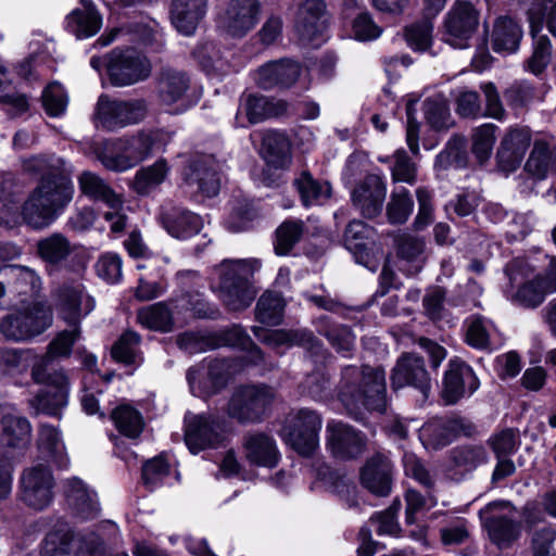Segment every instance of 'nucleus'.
I'll list each match as a JSON object with an SVG mask.
<instances>
[{
  "instance_id": "obj_1",
  "label": "nucleus",
  "mask_w": 556,
  "mask_h": 556,
  "mask_svg": "<svg viewBox=\"0 0 556 556\" xmlns=\"http://www.w3.org/2000/svg\"><path fill=\"white\" fill-rule=\"evenodd\" d=\"M339 397L348 413L356 420L363 418L362 408L382 413L387 408L386 372L380 367L346 366L342 370Z\"/></svg>"
},
{
  "instance_id": "obj_2",
  "label": "nucleus",
  "mask_w": 556,
  "mask_h": 556,
  "mask_svg": "<svg viewBox=\"0 0 556 556\" xmlns=\"http://www.w3.org/2000/svg\"><path fill=\"white\" fill-rule=\"evenodd\" d=\"M74 186L67 176L40 179L21 207L23 222L34 230L51 226L72 202Z\"/></svg>"
},
{
  "instance_id": "obj_3",
  "label": "nucleus",
  "mask_w": 556,
  "mask_h": 556,
  "mask_svg": "<svg viewBox=\"0 0 556 556\" xmlns=\"http://www.w3.org/2000/svg\"><path fill=\"white\" fill-rule=\"evenodd\" d=\"M260 267L256 258L224 260L214 267L218 296L229 311L240 312L251 305L256 295L252 278Z\"/></svg>"
},
{
  "instance_id": "obj_4",
  "label": "nucleus",
  "mask_w": 556,
  "mask_h": 556,
  "mask_svg": "<svg viewBox=\"0 0 556 556\" xmlns=\"http://www.w3.org/2000/svg\"><path fill=\"white\" fill-rule=\"evenodd\" d=\"M41 288L40 277L24 266H11L0 270V308H18L37 302Z\"/></svg>"
},
{
  "instance_id": "obj_5",
  "label": "nucleus",
  "mask_w": 556,
  "mask_h": 556,
  "mask_svg": "<svg viewBox=\"0 0 556 556\" xmlns=\"http://www.w3.org/2000/svg\"><path fill=\"white\" fill-rule=\"evenodd\" d=\"M323 419L309 408H300L288 414L280 435L300 455L311 456L319 446Z\"/></svg>"
},
{
  "instance_id": "obj_6",
  "label": "nucleus",
  "mask_w": 556,
  "mask_h": 556,
  "mask_svg": "<svg viewBox=\"0 0 556 556\" xmlns=\"http://www.w3.org/2000/svg\"><path fill=\"white\" fill-rule=\"evenodd\" d=\"M55 479L51 468L42 463L25 467L18 480L20 501L30 509L43 510L54 498Z\"/></svg>"
},
{
  "instance_id": "obj_7",
  "label": "nucleus",
  "mask_w": 556,
  "mask_h": 556,
  "mask_svg": "<svg viewBox=\"0 0 556 556\" xmlns=\"http://www.w3.org/2000/svg\"><path fill=\"white\" fill-rule=\"evenodd\" d=\"M275 399V391L266 384L239 387L228 403V415L242 424L260 422Z\"/></svg>"
},
{
  "instance_id": "obj_8",
  "label": "nucleus",
  "mask_w": 556,
  "mask_h": 556,
  "mask_svg": "<svg viewBox=\"0 0 556 556\" xmlns=\"http://www.w3.org/2000/svg\"><path fill=\"white\" fill-rule=\"evenodd\" d=\"M77 181L83 195L92 201L103 202L108 206L109 211L103 217L110 223L111 231L122 232L127 222L122 195L116 193L103 178L90 170H84L77 177Z\"/></svg>"
},
{
  "instance_id": "obj_9",
  "label": "nucleus",
  "mask_w": 556,
  "mask_h": 556,
  "mask_svg": "<svg viewBox=\"0 0 556 556\" xmlns=\"http://www.w3.org/2000/svg\"><path fill=\"white\" fill-rule=\"evenodd\" d=\"M105 67L109 79L115 87H126L143 81L152 73L150 60L134 48L112 50L108 55Z\"/></svg>"
},
{
  "instance_id": "obj_10",
  "label": "nucleus",
  "mask_w": 556,
  "mask_h": 556,
  "mask_svg": "<svg viewBox=\"0 0 556 556\" xmlns=\"http://www.w3.org/2000/svg\"><path fill=\"white\" fill-rule=\"evenodd\" d=\"M146 114L147 105L142 100H111L102 94L97 103V126L106 130H116L141 122Z\"/></svg>"
},
{
  "instance_id": "obj_11",
  "label": "nucleus",
  "mask_w": 556,
  "mask_h": 556,
  "mask_svg": "<svg viewBox=\"0 0 556 556\" xmlns=\"http://www.w3.org/2000/svg\"><path fill=\"white\" fill-rule=\"evenodd\" d=\"M252 331L258 341L271 348L282 345L303 348L315 364H325L329 357L323 343L309 330H267L255 326Z\"/></svg>"
},
{
  "instance_id": "obj_12",
  "label": "nucleus",
  "mask_w": 556,
  "mask_h": 556,
  "mask_svg": "<svg viewBox=\"0 0 556 556\" xmlns=\"http://www.w3.org/2000/svg\"><path fill=\"white\" fill-rule=\"evenodd\" d=\"M185 187L192 193L213 198L220 190L219 167L212 156L201 155L190 159L182 169Z\"/></svg>"
},
{
  "instance_id": "obj_13",
  "label": "nucleus",
  "mask_w": 556,
  "mask_h": 556,
  "mask_svg": "<svg viewBox=\"0 0 556 556\" xmlns=\"http://www.w3.org/2000/svg\"><path fill=\"white\" fill-rule=\"evenodd\" d=\"M479 24V13L467 1H456L444 20L443 40L458 49L466 48Z\"/></svg>"
},
{
  "instance_id": "obj_14",
  "label": "nucleus",
  "mask_w": 556,
  "mask_h": 556,
  "mask_svg": "<svg viewBox=\"0 0 556 556\" xmlns=\"http://www.w3.org/2000/svg\"><path fill=\"white\" fill-rule=\"evenodd\" d=\"M393 389L412 387L418 390L425 399L429 396L432 379L426 368L424 357L416 353H403L391 371Z\"/></svg>"
},
{
  "instance_id": "obj_15",
  "label": "nucleus",
  "mask_w": 556,
  "mask_h": 556,
  "mask_svg": "<svg viewBox=\"0 0 556 556\" xmlns=\"http://www.w3.org/2000/svg\"><path fill=\"white\" fill-rule=\"evenodd\" d=\"M507 506L505 503H490L480 510V518L490 540L498 547H508L516 541L521 531V525L514 518L511 511L501 513L497 509Z\"/></svg>"
},
{
  "instance_id": "obj_16",
  "label": "nucleus",
  "mask_w": 556,
  "mask_h": 556,
  "mask_svg": "<svg viewBox=\"0 0 556 556\" xmlns=\"http://www.w3.org/2000/svg\"><path fill=\"white\" fill-rule=\"evenodd\" d=\"M222 440V425L218 418L212 415H194L188 413L185 416V442L191 453L215 447Z\"/></svg>"
},
{
  "instance_id": "obj_17",
  "label": "nucleus",
  "mask_w": 556,
  "mask_h": 556,
  "mask_svg": "<svg viewBox=\"0 0 556 556\" xmlns=\"http://www.w3.org/2000/svg\"><path fill=\"white\" fill-rule=\"evenodd\" d=\"M327 446L330 453L338 459H353L361 456L366 448V437L341 421L328 422Z\"/></svg>"
},
{
  "instance_id": "obj_18",
  "label": "nucleus",
  "mask_w": 556,
  "mask_h": 556,
  "mask_svg": "<svg viewBox=\"0 0 556 556\" xmlns=\"http://www.w3.org/2000/svg\"><path fill=\"white\" fill-rule=\"evenodd\" d=\"M479 388V380L472 368L459 358L448 362L443 379L442 396L446 404H455L470 396Z\"/></svg>"
},
{
  "instance_id": "obj_19",
  "label": "nucleus",
  "mask_w": 556,
  "mask_h": 556,
  "mask_svg": "<svg viewBox=\"0 0 556 556\" xmlns=\"http://www.w3.org/2000/svg\"><path fill=\"white\" fill-rule=\"evenodd\" d=\"M152 137L147 134H139L118 141V150L122 151L121 154H103L100 155L99 159L105 168L115 172H124L148 157L152 151Z\"/></svg>"
},
{
  "instance_id": "obj_20",
  "label": "nucleus",
  "mask_w": 556,
  "mask_h": 556,
  "mask_svg": "<svg viewBox=\"0 0 556 556\" xmlns=\"http://www.w3.org/2000/svg\"><path fill=\"white\" fill-rule=\"evenodd\" d=\"M56 307L68 325H78L93 308V300L79 281L65 282L56 292Z\"/></svg>"
},
{
  "instance_id": "obj_21",
  "label": "nucleus",
  "mask_w": 556,
  "mask_h": 556,
  "mask_svg": "<svg viewBox=\"0 0 556 556\" xmlns=\"http://www.w3.org/2000/svg\"><path fill=\"white\" fill-rule=\"evenodd\" d=\"M229 378V365L224 359H212L207 367H191L187 380L191 392L198 396L214 394L223 389Z\"/></svg>"
},
{
  "instance_id": "obj_22",
  "label": "nucleus",
  "mask_w": 556,
  "mask_h": 556,
  "mask_svg": "<svg viewBox=\"0 0 556 556\" xmlns=\"http://www.w3.org/2000/svg\"><path fill=\"white\" fill-rule=\"evenodd\" d=\"M386 194L383 177L369 174L353 190L352 202L364 217L374 218L381 213Z\"/></svg>"
},
{
  "instance_id": "obj_23",
  "label": "nucleus",
  "mask_w": 556,
  "mask_h": 556,
  "mask_svg": "<svg viewBox=\"0 0 556 556\" xmlns=\"http://www.w3.org/2000/svg\"><path fill=\"white\" fill-rule=\"evenodd\" d=\"M528 20L534 42L533 53L528 60L527 66L531 73L539 75L545 70L552 56L551 40L545 35H539L544 22L548 26V10L532 5L528 11Z\"/></svg>"
},
{
  "instance_id": "obj_24",
  "label": "nucleus",
  "mask_w": 556,
  "mask_h": 556,
  "mask_svg": "<svg viewBox=\"0 0 556 556\" xmlns=\"http://www.w3.org/2000/svg\"><path fill=\"white\" fill-rule=\"evenodd\" d=\"M531 141L532 136L528 127H509L503 136L496 152L500 167L506 172H513L518 168Z\"/></svg>"
},
{
  "instance_id": "obj_25",
  "label": "nucleus",
  "mask_w": 556,
  "mask_h": 556,
  "mask_svg": "<svg viewBox=\"0 0 556 556\" xmlns=\"http://www.w3.org/2000/svg\"><path fill=\"white\" fill-rule=\"evenodd\" d=\"M66 503L72 513L81 520L93 519L99 516L100 504L94 490L77 477L64 482Z\"/></svg>"
},
{
  "instance_id": "obj_26",
  "label": "nucleus",
  "mask_w": 556,
  "mask_h": 556,
  "mask_svg": "<svg viewBox=\"0 0 556 556\" xmlns=\"http://www.w3.org/2000/svg\"><path fill=\"white\" fill-rule=\"evenodd\" d=\"M159 220L169 236L179 240L190 239L203 228L199 214L180 206L164 207Z\"/></svg>"
},
{
  "instance_id": "obj_27",
  "label": "nucleus",
  "mask_w": 556,
  "mask_h": 556,
  "mask_svg": "<svg viewBox=\"0 0 556 556\" xmlns=\"http://www.w3.org/2000/svg\"><path fill=\"white\" fill-rule=\"evenodd\" d=\"M261 139V154L265 162L276 169H288L292 164V150L289 138L277 130L256 131Z\"/></svg>"
},
{
  "instance_id": "obj_28",
  "label": "nucleus",
  "mask_w": 556,
  "mask_h": 556,
  "mask_svg": "<svg viewBox=\"0 0 556 556\" xmlns=\"http://www.w3.org/2000/svg\"><path fill=\"white\" fill-rule=\"evenodd\" d=\"M81 8L72 10L65 17V28L77 39L97 35L103 25V17L91 0H79Z\"/></svg>"
},
{
  "instance_id": "obj_29",
  "label": "nucleus",
  "mask_w": 556,
  "mask_h": 556,
  "mask_svg": "<svg viewBox=\"0 0 556 556\" xmlns=\"http://www.w3.org/2000/svg\"><path fill=\"white\" fill-rule=\"evenodd\" d=\"M261 4L257 0H230L225 13V27L229 34L242 37L257 23Z\"/></svg>"
},
{
  "instance_id": "obj_30",
  "label": "nucleus",
  "mask_w": 556,
  "mask_h": 556,
  "mask_svg": "<svg viewBox=\"0 0 556 556\" xmlns=\"http://www.w3.org/2000/svg\"><path fill=\"white\" fill-rule=\"evenodd\" d=\"M361 483L377 496H388L392 489L390 460L380 454L369 458L361 470Z\"/></svg>"
},
{
  "instance_id": "obj_31",
  "label": "nucleus",
  "mask_w": 556,
  "mask_h": 556,
  "mask_svg": "<svg viewBox=\"0 0 556 556\" xmlns=\"http://www.w3.org/2000/svg\"><path fill=\"white\" fill-rule=\"evenodd\" d=\"M208 0H173L172 21L185 36L192 35L207 12Z\"/></svg>"
},
{
  "instance_id": "obj_32",
  "label": "nucleus",
  "mask_w": 556,
  "mask_h": 556,
  "mask_svg": "<svg viewBox=\"0 0 556 556\" xmlns=\"http://www.w3.org/2000/svg\"><path fill=\"white\" fill-rule=\"evenodd\" d=\"M243 447L247 459L254 465L273 468L277 466L280 454L273 437L263 432H253L245 437Z\"/></svg>"
},
{
  "instance_id": "obj_33",
  "label": "nucleus",
  "mask_w": 556,
  "mask_h": 556,
  "mask_svg": "<svg viewBox=\"0 0 556 556\" xmlns=\"http://www.w3.org/2000/svg\"><path fill=\"white\" fill-rule=\"evenodd\" d=\"M300 74L301 67L296 62L290 60L270 62L258 68L256 83L263 89L276 86L290 87L298 80Z\"/></svg>"
},
{
  "instance_id": "obj_34",
  "label": "nucleus",
  "mask_w": 556,
  "mask_h": 556,
  "mask_svg": "<svg viewBox=\"0 0 556 556\" xmlns=\"http://www.w3.org/2000/svg\"><path fill=\"white\" fill-rule=\"evenodd\" d=\"M372 228L362 220H352L344 232V245L353 254L355 262L375 270L372 257L368 249Z\"/></svg>"
},
{
  "instance_id": "obj_35",
  "label": "nucleus",
  "mask_w": 556,
  "mask_h": 556,
  "mask_svg": "<svg viewBox=\"0 0 556 556\" xmlns=\"http://www.w3.org/2000/svg\"><path fill=\"white\" fill-rule=\"evenodd\" d=\"M525 172L536 180L556 175V146L551 148L544 140H535L525 163Z\"/></svg>"
},
{
  "instance_id": "obj_36",
  "label": "nucleus",
  "mask_w": 556,
  "mask_h": 556,
  "mask_svg": "<svg viewBox=\"0 0 556 556\" xmlns=\"http://www.w3.org/2000/svg\"><path fill=\"white\" fill-rule=\"evenodd\" d=\"M31 426L27 418L4 414L0 420V443L9 448L23 450L30 443Z\"/></svg>"
},
{
  "instance_id": "obj_37",
  "label": "nucleus",
  "mask_w": 556,
  "mask_h": 556,
  "mask_svg": "<svg viewBox=\"0 0 556 556\" xmlns=\"http://www.w3.org/2000/svg\"><path fill=\"white\" fill-rule=\"evenodd\" d=\"M324 13L325 3L321 0H305L301 3L295 17V30L304 41L314 40L321 31L320 20Z\"/></svg>"
},
{
  "instance_id": "obj_38",
  "label": "nucleus",
  "mask_w": 556,
  "mask_h": 556,
  "mask_svg": "<svg viewBox=\"0 0 556 556\" xmlns=\"http://www.w3.org/2000/svg\"><path fill=\"white\" fill-rule=\"evenodd\" d=\"M465 342L480 351H491L492 340L497 333L494 323L479 314H475L465 319Z\"/></svg>"
},
{
  "instance_id": "obj_39",
  "label": "nucleus",
  "mask_w": 556,
  "mask_h": 556,
  "mask_svg": "<svg viewBox=\"0 0 556 556\" xmlns=\"http://www.w3.org/2000/svg\"><path fill=\"white\" fill-rule=\"evenodd\" d=\"M36 252L46 264L59 266L74 252V245L62 232H52L37 241Z\"/></svg>"
},
{
  "instance_id": "obj_40",
  "label": "nucleus",
  "mask_w": 556,
  "mask_h": 556,
  "mask_svg": "<svg viewBox=\"0 0 556 556\" xmlns=\"http://www.w3.org/2000/svg\"><path fill=\"white\" fill-rule=\"evenodd\" d=\"M522 38L520 25L508 16L498 17L492 30V48L498 53H513Z\"/></svg>"
},
{
  "instance_id": "obj_41",
  "label": "nucleus",
  "mask_w": 556,
  "mask_h": 556,
  "mask_svg": "<svg viewBox=\"0 0 556 556\" xmlns=\"http://www.w3.org/2000/svg\"><path fill=\"white\" fill-rule=\"evenodd\" d=\"M190 87V79L186 73L167 68L159 78L157 91L161 101L170 105L182 99Z\"/></svg>"
},
{
  "instance_id": "obj_42",
  "label": "nucleus",
  "mask_w": 556,
  "mask_h": 556,
  "mask_svg": "<svg viewBox=\"0 0 556 556\" xmlns=\"http://www.w3.org/2000/svg\"><path fill=\"white\" fill-rule=\"evenodd\" d=\"M301 202L304 206L319 205L330 198L331 187L327 181L315 179L307 170H303L293 180Z\"/></svg>"
},
{
  "instance_id": "obj_43",
  "label": "nucleus",
  "mask_w": 556,
  "mask_h": 556,
  "mask_svg": "<svg viewBox=\"0 0 556 556\" xmlns=\"http://www.w3.org/2000/svg\"><path fill=\"white\" fill-rule=\"evenodd\" d=\"M50 361L39 358L31 368V378L36 383L45 384L46 390L64 392L70 395V379L63 368H50Z\"/></svg>"
},
{
  "instance_id": "obj_44",
  "label": "nucleus",
  "mask_w": 556,
  "mask_h": 556,
  "mask_svg": "<svg viewBox=\"0 0 556 556\" xmlns=\"http://www.w3.org/2000/svg\"><path fill=\"white\" fill-rule=\"evenodd\" d=\"M137 321L147 329L161 332H169L174 325L173 313L166 302H157L139 308Z\"/></svg>"
},
{
  "instance_id": "obj_45",
  "label": "nucleus",
  "mask_w": 556,
  "mask_h": 556,
  "mask_svg": "<svg viewBox=\"0 0 556 556\" xmlns=\"http://www.w3.org/2000/svg\"><path fill=\"white\" fill-rule=\"evenodd\" d=\"M285 307V299L279 292L265 291L257 300L255 318L261 324L277 326L282 321Z\"/></svg>"
},
{
  "instance_id": "obj_46",
  "label": "nucleus",
  "mask_w": 556,
  "mask_h": 556,
  "mask_svg": "<svg viewBox=\"0 0 556 556\" xmlns=\"http://www.w3.org/2000/svg\"><path fill=\"white\" fill-rule=\"evenodd\" d=\"M549 294L540 275L520 283L511 296V302L523 308L534 309L543 304Z\"/></svg>"
},
{
  "instance_id": "obj_47",
  "label": "nucleus",
  "mask_w": 556,
  "mask_h": 556,
  "mask_svg": "<svg viewBox=\"0 0 556 556\" xmlns=\"http://www.w3.org/2000/svg\"><path fill=\"white\" fill-rule=\"evenodd\" d=\"M316 329L339 353H349L353 350L355 336L348 326L333 324L327 317H320L316 321Z\"/></svg>"
},
{
  "instance_id": "obj_48",
  "label": "nucleus",
  "mask_w": 556,
  "mask_h": 556,
  "mask_svg": "<svg viewBox=\"0 0 556 556\" xmlns=\"http://www.w3.org/2000/svg\"><path fill=\"white\" fill-rule=\"evenodd\" d=\"M17 314L23 324L30 329L31 339L47 330L53 320L51 308L42 302H31L24 306H18Z\"/></svg>"
},
{
  "instance_id": "obj_49",
  "label": "nucleus",
  "mask_w": 556,
  "mask_h": 556,
  "mask_svg": "<svg viewBox=\"0 0 556 556\" xmlns=\"http://www.w3.org/2000/svg\"><path fill=\"white\" fill-rule=\"evenodd\" d=\"M111 418L117 430L125 437L135 439L143 430V417L129 404H121L111 413Z\"/></svg>"
},
{
  "instance_id": "obj_50",
  "label": "nucleus",
  "mask_w": 556,
  "mask_h": 556,
  "mask_svg": "<svg viewBox=\"0 0 556 556\" xmlns=\"http://www.w3.org/2000/svg\"><path fill=\"white\" fill-rule=\"evenodd\" d=\"M278 106L283 104L275 103L264 96L248 94L242 99L239 112H243L251 124H256L276 116Z\"/></svg>"
},
{
  "instance_id": "obj_51",
  "label": "nucleus",
  "mask_w": 556,
  "mask_h": 556,
  "mask_svg": "<svg viewBox=\"0 0 556 556\" xmlns=\"http://www.w3.org/2000/svg\"><path fill=\"white\" fill-rule=\"evenodd\" d=\"M453 467L460 472H469L488 462V452L481 445H462L451 451Z\"/></svg>"
},
{
  "instance_id": "obj_52",
  "label": "nucleus",
  "mask_w": 556,
  "mask_h": 556,
  "mask_svg": "<svg viewBox=\"0 0 556 556\" xmlns=\"http://www.w3.org/2000/svg\"><path fill=\"white\" fill-rule=\"evenodd\" d=\"M169 167L165 160L161 159L153 165L141 168L137 172L132 187L139 194H148L152 189L160 186L166 178Z\"/></svg>"
},
{
  "instance_id": "obj_53",
  "label": "nucleus",
  "mask_w": 556,
  "mask_h": 556,
  "mask_svg": "<svg viewBox=\"0 0 556 556\" xmlns=\"http://www.w3.org/2000/svg\"><path fill=\"white\" fill-rule=\"evenodd\" d=\"M497 130L498 127L493 123H485L472 129L471 152L480 164L490 159Z\"/></svg>"
},
{
  "instance_id": "obj_54",
  "label": "nucleus",
  "mask_w": 556,
  "mask_h": 556,
  "mask_svg": "<svg viewBox=\"0 0 556 556\" xmlns=\"http://www.w3.org/2000/svg\"><path fill=\"white\" fill-rule=\"evenodd\" d=\"M68 395L64 392H53L51 390H41L29 400V406L36 415L45 414L60 417L63 408L66 407Z\"/></svg>"
},
{
  "instance_id": "obj_55",
  "label": "nucleus",
  "mask_w": 556,
  "mask_h": 556,
  "mask_svg": "<svg viewBox=\"0 0 556 556\" xmlns=\"http://www.w3.org/2000/svg\"><path fill=\"white\" fill-rule=\"evenodd\" d=\"M0 104L9 112L20 114L28 109L25 94L20 93L9 77L7 68L0 63Z\"/></svg>"
},
{
  "instance_id": "obj_56",
  "label": "nucleus",
  "mask_w": 556,
  "mask_h": 556,
  "mask_svg": "<svg viewBox=\"0 0 556 556\" xmlns=\"http://www.w3.org/2000/svg\"><path fill=\"white\" fill-rule=\"evenodd\" d=\"M305 225L302 220L288 219L276 229L275 252L287 255L301 240Z\"/></svg>"
},
{
  "instance_id": "obj_57",
  "label": "nucleus",
  "mask_w": 556,
  "mask_h": 556,
  "mask_svg": "<svg viewBox=\"0 0 556 556\" xmlns=\"http://www.w3.org/2000/svg\"><path fill=\"white\" fill-rule=\"evenodd\" d=\"M414 208V201L406 188L392 191L387 204V217L394 225L404 224Z\"/></svg>"
},
{
  "instance_id": "obj_58",
  "label": "nucleus",
  "mask_w": 556,
  "mask_h": 556,
  "mask_svg": "<svg viewBox=\"0 0 556 556\" xmlns=\"http://www.w3.org/2000/svg\"><path fill=\"white\" fill-rule=\"evenodd\" d=\"M448 430L450 441L459 435L471 437L476 433L475 425L466 418H435L425 424V434H434L437 430Z\"/></svg>"
},
{
  "instance_id": "obj_59",
  "label": "nucleus",
  "mask_w": 556,
  "mask_h": 556,
  "mask_svg": "<svg viewBox=\"0 0 556 556\" xmlns=\"http://www.w3.org/2000/svg\"><path fill=\"white\" fill-rule=\"evenodd\" d=\"M424 114L432 128H446L451 124L447 100L443 94H434L424 102Z\"/></svg>"
},
{
  "instance_id": "obj_60",
  "label": "nucleus",
  "mask_w": 556,
  "mask_h": 556,
  "mask_svg": "<svg viewBox=\"0 0 556 556\" xmlns=\"http://www.w3.org/2000/svg\"><path fill=\"white\" fill-rule=\"evenodd\" d=\"M140 336L132 331H125L111 349L112 357L125 365H132L139 356Z\"/></svg>"
},
{
  "instance_id": "obj_61",
  "label": "nucleus",
  "mask_w": 556,
  "mask_h": 556,
  "mask_svg": "<svg viewBox=\"0 0 556 556\" xmlns=\"http://www.w3.org/2000/svg\"><path fill=\"white\" fill-rule=\"evenodd\" d=\"M70 326L73 327L71 330H63L54 337L47 348V353L40 358L52 362L53 358L71 355L73 345L80 338V327L79 324Z\"/></svg>"
},
{
  "instance_id": "obj_62",
  "label": "nucleus",
  "mask_w": 556,
  "mask_h": 556,
  "mask_svg": "<svg viewBox=\"0 0 556 556\" xmlns=\"http://www.w3.org/2000/svg\"><path fill=\"white\" fill-rule=\"evenodd\" d=\"M38 447L48 460L62 462L64 444L56 428L48 425L40 427Z\"/></svg>"
},
{
  "instance_id": "obj_63",
  "label": "nucleus",
  "mask_w": 556,
  "mask_h": 556,
  "mask_svg": "<svg viewBox=\"0 0 556 556\" xmlns=\"http://www.w3.org/2000/svg\"><path fill=\"white\" fill-rule=\"evenodd\" d=\"M23 167L26 172L40 174L41 179H50L54 176H65L63 161L55 155H36L24 161Z\"/></svg>"
},
{
  "instance_id": "obj_64",
  "label": "nucleus",
  "mask_w": 556,
  "mask_h": 556,
  "mask_svg": "<svg viewBox=\"0 0 556 556\" xmlns=\"http://www.w3.org/2000/svg\"><path fill=\"white\" fill-rule=\"evenodd\" d=\"M72 541L73 533L65 527L50 531L45 539L42 556H72Z\"/></svg>"
}]
</instances>
